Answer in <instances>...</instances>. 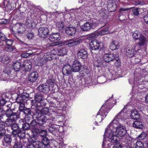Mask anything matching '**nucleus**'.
Here are the masks:
<instances>
[{
	"instance_id": "nucleus-46",
	"label": "nucleus",
	"mask_w": 148,
	"mask_h": 148,
	"mask_svg": "<svg viewBox=\"0 0 148 148\" xmlns=\"http://www.w3.org/2000/svg\"><path fill=\"white\" fill-rule=\"evenodd\" d=\"M56 125H52L50 127L48 128V130L49 132L51 133H53L54 132L57 130V128Z\"/></svg>"
},
{
	"instance_id": "nucleus-34",
	"label": "nucleus",
	"mask_w": 148,
	"mask_h": 148,
	"mask_svg": "<svg viewBox=\"0 0 148 148\" xmlns=\"http://www.w3.org/2000/svg\"><path fill=\"white\" fill-rule=\"evenodd\" d=\"M21 64L19 62H16L13 63V67L15 71H18L22 67Z\"/></svg>"
},
{
	"instance_id": "nucleus-60",
	"label": "nucleus",
	"mask_w": 148,
	"mask_h": 148,
	"mask_svg": "<svg viewBox=\"0 0 148 148\" xmlns=\"http://www.w3.org/2000/svg\"><path fill=\"white\" fill-rule=\"evenodd\" d=\"M24 107L25 105L24 103H20L18 110L23 111L25 109Z\"/></svg>"
},
{
	"instance_id": "nucleus-43",
	"label": "nucleus",
	"mask_w": 148,
	"mask_h": 148,
	"mask_svg": "<svg viewBox=\"0 0 148 148\" xmlns=\"http://www.w3.org/2000/svg\"><path fill=\"white\" fill-rule=\"evenodd\" d=\"M140 9L138 8L133 9L132 10V13L136 16H138L139 15Z\"/></svg>"
},
{
	"instance_id": "nucleus-32",
	"label": "nucleus",
	"mask_w": 148,
	"mask_h": 148,
	"mask_svg": "<svg viewBox=\"0 0 148 148\" xmlns=\"http://www.w3.org/2000/svg\"><path fill=\"white\" fill-rule=\"evenodd\" d=\"M11 127L13 130L12 133L14 134H16L17 132L20 130L18 125L16 123H13L11 126Z\"/></svg>"
},
{
	"instance_id": "nucleus-48",
	"label": "nucleus",
	"mask_w": 148,
	"mask_h": 148,
	"mask_svg": "<svg viewBox=\"0 0 148 148\" xmlns=\"http://www.w3.org/2000/svg\"><path fill=\"white\" fill-rule=\"evenodd\" d=\"M29 123L30 127L32 128L35 127L36 126H37L38 125L37 122L35 120L33 119Z\"/></svg>"
},
{
	"instance_id": "nucleus-30",
	"label": "nucleus",
	"mask_w": 148,
	"mask_h": 148,
	"mask_svg": "<svg viewBox=\"0 0 148 148\" xmlns=\"http://www.w3.org/2000/svg\"><path fill=\"white\" fill-rule=\"evenodd\" d=\"M4 140L8 145L10 146L11 145L12 139L10 135L8 134L5 135L4 137Z\"/></svg>"
},
{
	"instance_id": "nucleus-45",
	"label": "nucleus",
	"mask_w": 148,
	"mask_h": 148,
	"mask_svg": "<svg viewBox=\"0 0 148 148\" xmlns=\"http://www.w3.org/2000/svg\"><path fill=\"white\" fill-rule=\"evenodd\" d=\"M30 116L28 115H26L25 117V122L29 123L31 121L33 120L32 119V116L30 115Z\"/></svg>"
},
{
	"instance_id": "nucleus-57",
	"label": "nucleus",
	"mask_w": 148,
	"mask_h": 148,
	"mask_svg": "<svg viewBox=\"0 0 148 148\" xmlns=\"http://www.w3.org/2000/svg\"><path fill=\"white\" fill-rule=\"evenodd\" d=\"M7 45L8 46H11L12 44L13 41L12 40L7 39L5 42Z\"/></svg>"
},
{
	"instance_id": "nucleus-11",
	"label": "nucleus",
	"mask_w": 148,
	"mask_h": 148,
	"mask_svg": "<svg viewBox=\"0 0 148 148\" xmlns=\"http://www.w3.org/2000/svg\"><path fill=\"white\" fill-rule=\"evenodd\" d=\"M38 76V73L37 72H31L28 75V81L33 83L37 79Z\"/></svg>"
},
{
	"instance_id": "nucleus-5",
	"label": "nucleus",
	"mask_w": 148,
	"mask_h": 148,
	"mask_svg": "<svg viewBox=\"0 0 148 148\" xmlns=\"http://www.w3.org/2000/svg\"><path fill=\"white\" fill-rule=\"evenodd\" d=\"M127 131L125 127L122 125H120L116 127L115 133L117 136L123 137L125 135Z\"/></svg>"
},
{
	"instance_id": "nucleus-20",
	"label": "nucleus",
	"mask_w": 148,
	"mask_h": 148,
	"mask_svg": "<svg viewBox=\"0 0 148 148\" xmlns=\"http://www.w3.org/2000/svg\"><path fill=\"white\" fill-rule=\"evenodd\" d=\"M109 33L108 29V27L105 28L101 31L97 32L96 34H93L92 37L95 38L99 35H103L108 34Z\"/></svg>"
},
{
	"instance_id": "nucleus-54",
	"label": "nucleus",
	"mask_w": 148,
	"mask_h": 148,
	"mask_svg": "<svg viewBox=\"0 0 148 148\" xmlns=\"http://www.w3.org/2000/svg\"><path fill=\"white\" fill-rule=\"evenodd\" d=\"M146 135L144 132L142 133L138 137V138L140 140H144L145 138Z\"/></svg>"
},
{
	"instance_id": "nucleus-51",
	"label": "nucleus",
	"mask_w": 148,
	"mask_h": 148,
	"mask_svg": "<svg viewBox=\"0 0 148 148\" xmlns=\"http://www.w3.org/2000/svg\"><path fill=\"white\" fill-rule=\"evenodd\" d=\"M28 141V139L27 138H24L21 140V143L25 147L27 146V141Z\"/></svg>"
},
{
	"instance_id": "nucleus-17",
	"label": "nucleus",
	"mask_w": 148,
	"mask_h": 148,
	"mask_svg": "<svg viewBox=\"0 0 148 148\" xmlns=\"http://www.w3.org/2000/svg\"><path fill=\"white\" fill-rule=\"evenodd\" d=\"M38 89L40 92L45 93L49 92L50 88L45 84L39 86L38 87Z\"/></svg>"
},
{
	"instance_id": "nucleus-22",
	"label": "nucleus",
	"mask_w": 148,
	"mask_h": 148,
	"mask_svg": "<svg viewBox=\"0 0 148 148\" xmlns=\"http://www.w3.org/2000/svg\"><path fill=\"white\" fill-rule=\"evenodd\" d=\"M110 47L112 50H114L119 48V44L118 41H113L110 45Z\"/></svg>"
},
{
	"instance_id": "nucleus-6",
	"label": "nucleus",
	"mask_w": 148,
	"mask_h": 148,
	"mask_svg": "<svg viewBox=\"0 0 148 148\" xmlns=\"http://www.w3.org/2000/svg\"><path fill=\"white\" fill-rule=\"evenodd\" d=\"M103 45L102 43L98 42L97 40H94L92 41L90 44L92 49V53H93L94 51L98 50L101 48V47Z\"/></svg>"
},
{
	"instance_id": "nucleus-38",
	"label": "nucleus",
	"mask_w": 148,
	"mask_h": 148,
	"mask_svg": "<svg viewBox=\"0 0 148 148\" xmlns=\"http://www.w3.org/2000/svg\"><path fill=\"white\" fill-rule=\"evenodd\" d=\"M144 145L142 142L137 141L133 145L134 148H143Z\"/></svg>"
},
{
	"instance_id": "nucleus-2",
	"label": "nucleus",
	"mask_w": 148,
	"mask_h": 148,
	"mask_svg": "<svg viewBox=\"0 0 148 148\" xmlns=\"http://www.w3.org/2000/svg\"><path fill=\"white\" fill-rule=\"evenodd\" d=\"M8 119L5 121V125L7 126H10L13 124V122L16 120V117L12 114V110L9 108L7 110L6 113Z\"/></svg>"
},
{
	"instance_id": "nucleus-4",
	"label": "nucleus",
	"mask_w": 148,
	"mask_h": 148,
	"mask_svg": "<svg viewBox=\"0 0 148 148\" xmlns=\"http://www.w3.org/2000/svg\"><path fill=\"white\" fill-rule=\"evenodd\" d=\"M55 119L54 118H51L50 119H47L46 116H42L39 119H38L37 123L38 125L40 126H43L44 124L46 122V121H48L49 122L51 123L52 124H54L56 123L55 121Z\"/></svg>"
},
{
	"instance_id": "nucleus-12",
	"label": "nucleus",
	"mask_w": 148,
	"mask_h": 148,
	"mask_svg": "<svg viewBox=\"0 0 148 148\" xmlns=\"http://www.w3.org/2000/svg\"><path fill=\"white\" fill-rule=\"evenodd\" d=\"M119 120L118 119H115V117L113 120L109 124V126L108 127L106 130H110L111 129V130H112V129L113 128H116L119 126L120 125L119 123Z\"/></svg>"
},
{
	"instance_id": "nucleus-50",
	"label": "nucleus",
	"mask_w": 148,
	"mask_h": 148,
	"mask_svg": "<svg viewBox=\"0 0 148 148\" xmlns=\"http://www.w3.org/2000/svg\"><path fill=\"white\" fill-rule=\"evenodd\" d=\"M43 145L42 142L38 140L36 142L35 147L37 148H41L43 147Z\"/></svg>"
},
{
	"instance_id": "nucleus-13",
	"label": "nucleus",
	"mask_w": 148,
	"mask_h": 148,
	"mask_svg": "<svg viewBox=\"0 0 148 148\" xmlns=\"http://www.w3.org/2000/svg\"><path fill=\"white\" fill-rule=\"evenodd\" d=\"M15 135L16 136L14 138L15 140H17L18 141H21V139L25 138L24 137L25 135V131L24 130L21 131L20 130L17 132V133Z\"/></svg>"
},
{
	"instance_id": "nucleus-1",
	"label": "nucleus",
	"mask_w": 148,
	"mask_h": 148,
	"mask_svg": "<svg viewBox=\"0 0 148 148\" xmlns=\"http://www.w3.org/2000/svg\"><path fill=\"white\" fill-rule=\"evenodd\" d=\"M115 132L111 130V129L110 130H106L104 134V138L106 137L109 139L108 140L111 143H117L118 142L119 138L116 135H115Z\"/></svg>"
},
{
	"instance_id": "nucleus-63",
	"label": "nucleus",
	"mask_w": 148,
	"mask_h": 148,
	"mask_svg": "<svg viewBox=\"0 0 148 148\" xmlns=\"http://www.w3.org/2000/svg\"><path fill=\"white\" fill-rule=\"evenodd\" d=\"M5 133V130L4 128L0 129V136H1L4 135Z\"/></svg>"
},
{
	"instance_id": "nucleus-26",
	"label": "nucleus",
	"mask_w": 148,
	"mask_h": 148,
	"mask_svg": "<svg viewBox=\"0 0 148 148\" xmlns=\"http://www.w3.org/2000/svg\"><path fill=\"white\" fill-rule=\"evenodd\" d=\"M131 119H137L139 118L140 116L138 112L136 110H132L130 114Z\"/></svg>"
},
{
	"instance_id": "nucleus-39",
	"label": "nucleus",
	"mask_w": 148,
	"mask_h": 148,
	"mask_svg": "<svg viewBox=\"0 0 148 148\" xmlns=\"http://www.w3.org/2000/svg\"><path fill=\"white\" fill-rule=\"evenodd\" d=\"M33 22V20L32 19H28L26 21L25 25L28 28H30L32 27Z\"/></svg>"
},
{
	"instance_id": "nucleus-15",
	"label": "nucleus",
	"mask_w": 148,
	"mask_h": 148,
	"mask_svg": "<svg viewBox=\"0 0 148 148\" xmlns=\"http://www.w3.org/2000/svg\"><path fill=\"white\" fill-rule=\"evenodd\" d=\"M78 58L82 59H85L88 57L87 51L84 49H81L78 51L77 52Z\"/></svg>"
},
{
	"instance_id": "nucleus-8",
	"label": "nucleus",
	"mask_w": 148,
	"mask_h": 148,
	"mask_svg": "<svg viewBox=\"0 0 148 148\" xmlns=\"http://www.w3.org/2000/svg\"><path fill=\"white\" fill-rule=\"evenodd\" d=\"M49 30L48 28L41 27L39 28L38 30V34L40 36L43 38H45L49 34Z\"/></svg>"
},
{
	"instance_id": "nucleus-28",
	"label": "nucleus",
	"mask_w": 148,
	"mask_h": 148,
	"mask_svg": "<svg viewBox=\"0 0 148 148\" xmlns=\"http://www.w3.org/2000/svg\"><path fill=\"white\" fill-rule=\"evenodd\" d=\"M133 126L135 128L140 129H141L143 127L142 122L139 120L135 121L133 124Z\"/></svg>"
},
{
	"instance_id": "nucleus-27",
	"label": "nucleus",
	"mask_w": 148,
	"mask_h": 148,
	"mask_svg": "<svg viewBox=\"0 0 148 148\" xmlns=\"http://www.w3.org/2000/svg\"><path fill=\"white\" fill-rule=\"evenodd\" d=\"M125 109L124 107L122 111L120 112L115 116V119H118L119 120L121 119L123 120L125 118V114L123 111Z\"/></svg>"
},
{
	"instance_id": "nucleus-10",
	"label": "nucleus",
	"mask_w": 148,
	"mask_h": 148,
	"mask_svg": "<svg viewBox=\"0 0 148 148\" xmlns=\"http://www.w3.org/2000/svg\"><path fill=\"white\" fill-rule=\"evenodd\" d=\"M32 67V63L30 60H27L24 62L21 68L23 70L25 71H29Z\"/></svg>"
},
{
	"instance_id": "nucleus-62",
	"label": "nucleus",
	"mask_w": 148,
	"mask_h": 148,
	"mask_svg": "<svg viewBox=\"0 0 148 148\" xmlns=\"http://www.w3.org/2000/svg\"><path fill=\"white\" fill-rule=\"evenodd\" d=\"M27 36L28 39H31L34 37V34L33 32L28 33L27 34Z\"/></svg>"
},
{
	"instance_id": "nucleus-52",
	"label": "nucleus",
	"mask_w": 148,
	"mask_h": 148,
	"mask_svg": "<svg viewBox=\"0 0 148 148\" xmlns=\"http://www.w3.org/2000/svg\"><path fill=\"white\" fill-rule=\"evenodd\" d=\"M32 132L35 134H39V130L36 127L32 128Z\"/></svg>"
},
{
	"instance_id": "nucleus-56",
	"label": "nucleus",
	"mask_w": 148,
	"mask_h": 148,
	"mask_svg": "<svg viewBox=\"0 0 148 148\" xmlns=\"http://www.w3.org/2000/svg\"><path fill=\"white\" fill-rule=\"evenodd\" d=\"M23 101L26 100L28 97V95L25 93H22L21 95H20Z\"/></svg>"
},
{
	"instance_id": "nucleus-42",
	"label": "nucleus",
	"mask_w": 148,
	"mask_h": 148,
	"mask_svg": "<svg viewBox=\"0 0 148 148\" xmlns=\"http://www.w3.org/2000/svg\"><path fill=\"white\" fill-rule=\"evenodd\" d=\"M24 114L26 115H30L32 116L31 113L32 112L31 111V110L30 108H25L23 110Z\"/></svg>"
},
{
	"instance_id": "nucleus-40",
	"label": "nucleus",
	"mask_w": 148,
	"mask_h": 148,
	"mask_svg": "<svg viewBox=\"0 0 148 148\" xmlns=\"http://www.w3.org/2000/svg\"><path fill=\"white\" fill-rule=\"evenodd\" d=\"M56 27L59 30H62L64 27V25L62 21L58 22L56 23Z\"/></svg>"
},
{
	"instance_id": "nucleus-14",
	"label": "nucleus",
	"mask_w": 148,
	"mask_h": 148,
	"mask_svg": "<svg viewBox=\"0 0 148 148\" xmlns=\"http://www.w3.org/2000/svg\"><path fill=\"white\" fill-rule=\"evenodd\" d=\"M72 72H78L81 69V65L80 63L77 60H75L71 67Z\"/></svg>"
},
{
	"instance_id": "nucleus-44",
	"label": "nucleus",
	"mask_w": 148,
	"mask_h": 148,
	"mask_svg": "<svg viewBox=\"0 0 148 148\" xmlns=\"http://www.w3.org/2000/svg\"><path fill=\"white\" fill-rule=\"evenodd\" d=\"M40 112L42 114H47L49 113V111L48 108H45L41 109Z\"/></svg>"
},
{
	"instance_id": "nucleus-9",
	"label": "nucleus",
	"mask_w": 148,
	"mask_h": 148,
	"mask_svg": "<svg viewBox=\"0 0 148 148\" xmlns=\"http://www.w3.org/2000/svg\"><path fill=\"white\" fill-rule=\"evenodd\" d=\"M71 66L69 64H65L62 69V72L64 75H69L72 72Z\"/></svg>"
},
{
	"instance_id": "nucleus-49",
	"label": "nucleus",
	"mask_w": 148,
	"mask_h": 148,
	"mask_svg": "<svg viewBox=\"0 0 148 148\" xmlns=\"http://www.w3.org/2000/svg\"><path fill=\"white\" fill-rule=\"evenodd\" d=\"M47 134V132L45 130H41L39 132L40 136L42 137H46L45 136Z\"/></svg>"
},
{
	"instance_id": "nucleus-36",
	"label": "nucleus",
	"mask_w": 148,
	"mask_h": 148,
	"mask_svg": "<svg viewBox=\"0 0 148 148\" xmlns=\"http://www.w3.org/2000/svg\"><path fill=\"white\" fill-rule=\"evenodd\" d=\"M42 143L44 146L46 147L49 144V140L47 137H44L42 139Z\"/></svg>"
},
{
	"instance_id": "nucleus-33",
	"label": "nucleus",
	"mask_w": 148,
	"mask_h": 148,
	"mask_svg": "<svg viewBox=\"0 0 148 148\" xmlns=\"http://www.w3.org/2000/svg\"><path fill=\"white\" fill-rule=\"evenodd\" d=\"M142 35V34L138 31H135L132 34L133 39L136 40H138Z\"/></svg>"
},
{
	"instance_id": "nucleus-31",
	"label": "nucleus",
	"mask_w": 148,
	"mask_h": 148,
	"mask_svg": "<svg viewBox=\"0 0 148 148\" xmlns=\"http://www.w3.org/2000/svg\"><path fill=\"white\" fill-rule=\"evenodd\" d=\"M90 23L88 22L85 23L81 26V29L82 31H88L91 29Z\"/></svg>"
},
{
	"instance_id": "nucleus-23",
	"label": "nucleus",
	"mask_w": 148,
	"mask_h": 148,
	"mask_svg": "<svg viewBox=\"0 0 148 148\" xmlns=\"http://www.w3.org/2000/svg\"><path fill=\"white\" fill-rule=\"evenodd\" d=\"M12 114L14 116H15L16 117V119L17 120L18 118H23L25 117L26 116L24 114L23 111L18 110L16 112H14L12 111Z\"/></svg>"
},
{
	"instance_id": "nucleus-18",
	"label": "nucleus",
	"mask_w": 148,
	"mask_h": 148,
	"mask_svg": "<svg viewBox=\"0 0 148 148\" xmlns=\"http://www.w3.org/2000/svg\"><path fill=\"white\" fill-rule=\"evenodd\" d=\"M76 30L75 27L73 26H69L66 28L65 32L68 35L73 36L75 34Z\"/></svg>"
},
{
	"instance_id": "nucleus-16",
	"label": "nucleus",
	"mask_w": 148,
	"mask_h": 148,
	"mask_svg": "<svg viewBox=\"0 0 148 148\" xmlns=\"http://www.w3.org/2000/svg\"><path fill=\"white\" fill-rule=\"evenodd\" d=\"M60 38V35L58 33H52L50 35L49 37V40L51 41L59 40Z\"/></svg>"
},
{
	"instance_id": "nucleus-35",
	"label": "nucleus",
	"mask_w": 148,
	"mask_h": 148,
	"mask_svg": "<svg viewBox=\"0 0 148 148\" xmlns=\"http://www.w3.org/2000/svg\"><path fill=\"white\" fill-rule=\"evenodd\" d=\"M57 55L61 56H62L66 54L67 50L64 48H62L57 51Z\"/></svg>"
},
{
	"instance_id": "nucleus-53",
	"label": "nucleus",
	"mask_w": 148,
	"mask_h": 148,
	"mask_svg": "<svg viewBox=\"0 0 148 148\" xmlns=\"http://www.w3.org/2000/svg\"><path fill=\"white\" fill-rule=\"evenodd\" d=\"M16 101L18 103H24V101L20 95H18V97L16 99Z\"/></svg>"
},
{
	"instance_id": "nucleus-37",
	"label": "nucleus",
	"mask_w": 148,
	"mask_h": 148,
	"mask_svg": "<svg viewBox=\"0 0 148 148\" xmlns=\"http://www.w3.org/2000/svg\"><path fill=\"white\" fill-rule=\"evenodd\" d=\"M23 144L21 143V141H18L17 140H15L14 145L13 148H22Z\"/></svg>"
},
{
	"instance_id": "nucleus-21",
	"label": "nucleus",
	"mask_w": 148,
	"mask_h": 148,
	"mask_svg": "<svg viewBox=\"0 0 148 148\" xmlns=\"http://www.w3.org/2000/svg\"><path fill=\"white\" fill-rule=\"evenodd\" d=\"M126 52V55L130 58L134 56L136 54L135 50L133 47L127 49Z\"/></svg>"
},
{
	"instance_id": "nucleus-47",
	"label": "nucleus",
	"mask_w": 148,
	"mask_h": 148,
	"mask_svg": "<svg viewBox=\"0 0 148 148\" xmlns=\"http://www.w3.org/2000/svg\"><path fill=\"white\" fill-rule=\"evenodd\" d=\"M45 115L42 114L41 112L38 113V112H36L35 114L33 115V118H36L37 120L39 119V118L42 117V116H44Z\"/></svg>"
},
{
	"instance_id": "nucleus-64",
	"label": "nucleus",
	"mask_w": 148,
	"mask_h": 148,
	"mask_svg": "<svg viewBox=\"0 0 148 148\" xmlns=\"http://www.w3.org/2000/svg\"><path fill=\"white\" fill-rule=\"evenodd\" d=\"M26 147L27 148H35L34 145L30 143H29Z\"/></svg>"
},
{
	"instance_id": "nucleus-29",
	"label": "nucleus",
	"mask_w": 148,
	"mask_h": 148,
	"mask_svg": "<svg viewBox=\"0 0 148 148\" xmlns=\"http://www.w3.org/2000/svg\"><path fill=\"white\" fill-rule=\"evenodd\" d=\"M138 40L139 41L138 43V44L139 46H143L145 45L146 41V39L144 36L142 35L138 38Z\"/></svg>"
},
{
	"instance_id": "nucleus-55",
	"label": "nucleus",
	"mask_w": 148,
	"mask_h": 148,
	"mask_svg": "<svg viewBox=\"0 0 148 148\" xmlns=\"http://www.w3.org/2000/svg\"><path fill=\"white\" fill-rule=\"evenodd\" d=\"M36 139L35 137L33 136L32 137L30 138H29L28 139V141L30 143H34L35 142H36L37 141H36Z\"/></svg>"
},
{
	"instance_id": "nucleus-3",
	"label": "nucleus",
	"mask_w": 148,
	"mask_h": 148,
	"mask_svg": "<svg viewBox=\"0 0 148 148\" xmlns=\"http://www.w3.org/2000/svg\"><path fill=\"white\" fill-rule=\"evenodd\" d=\"M43 99V97L40 94H37L35 96L36 102L34 103V106L38 110H40V108L45 105Z\"/></svg>"
},
{
	"instance_id": "nucleus-7",
	"label": "nucleus",
	"mask_w": 148,
	"mask_h": 148,
	"mask_svg": "<svg viewBox=\"0 0 148 148\" xmlns=\"http://www.w3.org/2000/svg\"><path fill=\"white\" fill-rule=\"evenodd\" d=\"M81 41L80 39H72L65 41L64 43L69 47H72L79 44Z\"/></svg>"
},
{
	"instance_id": "nucleus-61",
	"label": "nucleus",
	"mask_w": 148,
	"mask_h": 148,
	"mask_svg": "<svg viewBox=\"0 0 148 148\" xmlns=\"http://www.w3.org/2000/svg\"><path fill=\"white\" fill-rule=\"evenodd\" d=\"M90 25L91 29L95 28L97 26V24L95 22L92 23H90Z\"/></svg>"
},
{
	"instance_id": "nucleus-59",
	"label": "nucleus",
	"mask_w": 148,
	"mask_h": 148,
	"mask_svg": "<svg viewBox=\"0 0 148 148\" xmlns=\"http://www.w3.org/2000/svg\"><path fill=\"white\" fill-rule=\"evenodd\" d=\"M14 49L13 47L9 46V47H6L5 49V50L6 51L11 52Z\"/></svg>"
},
{
	"instance_id": "nucleus-24",
	"label": "nucleus",
	"mask_w": 148,
	"mask_h": 148,
	"mask_svg": "<svg viewBox=\"0 0 148 148\" xmlns=\"http://www.w3.org/2000/svg\"><path fill=\"white\" fill-rule=\"evenodd\" d=\"M55 82V80L53 77L52 76H51L49 77L45 84L47 85L49 88H52Z\"/></svg>"
},
{
	"instance_id": "nucleus-41",
	"label": "nucleus",
	"mask_w": 148,
	"mask_h": 148,
	"mask_svg": "<svg viewBox=\"0 0 148 148\" xmlns=\"http://www.w3.org/2000/svg\"><path fill=\"white\" fill-rule=\"evenodd\" d=\"M22 128L23 130H28L30 127L29 123L25 122V123H23L22 124Z\"/></svg>"
},
{
	"instance_id": "nucleus-25",
	"label": "nucleus",
	"mask_w": 148,
	"mask_h": 148,
	"mask_svg": "<svg viewBox=\"0 0 148 148\" xmlns=\"http://www.w3.org/2000/svg\"><path fill=\"white\" fill-rule=\"evenodd\" d=\"M102 109H101L99 110V111L97 113V116H96V118H97V120L99 122H101L102 121L103 119L102 116H103V117H106L107 114V113L106 112L104 113V114L105 115V116H104L103 114L101 112L102 111Z\"/></svg>"
},
{
	"instance_id": "nucleus-58",
	"label": "nucleus",
	"mask_w": 148,
	"mask_h": 148,
	"mask_svg": "<svg viewBox=\"0 0 148 148\" xmlns=\"http://www.w3.org/2000/svg\"><path fill=\"white\" fill-rule=\"evenodd\" d=\"M95 65L97 67H99L102 64V62L101 60H97L95 63Z\"/></svg>"
},
{
	"instance_id": "nucleus-19",
	"label": "nucleus",
	"mask_w": 148,
	"mask_h": 148,
	"mask_svg": "<svg viewBox=\"0 0 148 148\" xmlns=\"http://www.w3.org/2000/svg\"><path fill=\"white\" fill-rule=\"evenodd\" d=\"M114 58V55L113 54H106L103 56V59L106 62H108L112 61Z\"/></svg>"
}]
</instances>
